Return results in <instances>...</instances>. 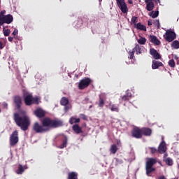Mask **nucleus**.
I'll list each match as a JSON object with an SVG mask.
<instances>
[{
	"instance_id": "48",
	"label": "nucleus",
	"mask_w": 179,
	"mask_h": 179,
	"mask_svg": "<svg viewBox=\"0 0 179 179\" xmlns=\"http://www.w3.org/2000/svg\"><path fill=\"white\" fill-rule=\"evenodd\" d=\"M4 47L5 45H3V43H2V41H0V50H3Z\"/></svg>"
},
{
	"instance_id": "44",
	"label": "nucleus",
	"mask_w": 179,
	"mask_h": 179,
	"mask_svg": "<svg viewBox=\"0 0 179 179\" xmlns=\"http://www.w3.org/2000/svg\"><path fill=\"white\" fill-rule=\"evenodd\" d=\"M69 124H71V125L75 124V117H72L70 118Z\"/></svg>"
},
{
	"instance_id": "40",
	"label": "nucleus",
	"mask_w": 179,
	"mask_h": 179,
	"mask_svg": "<svg viewBox=\"0 0 179 179\" xmlns=\"http://www.w3.org/2000/svg\"><path fill=\"white\" fill-rule=\"evenodd\" d=\"M131 24H136L138 23V17L133 16L131 17Z\"/></svg>"
},
{
	"instance_id": "46",
	"label": "nucleus",
	"mask_w": 179,
	"mask_h": 179,
	"mask_svg": "<svg viewBox=\"0 0 179 179\" xmlns=\"http://www.w3.org/2000/svg\"><path fill=\"white\" fill-rule=\"evenodd\" d=\"M155 24H157V29H160V22L159 21V20H156L155 21Z\"/></svg>"
},
{
	"instance_id": "1",
	"label": "nucleus",
	"mask_w": 179,
	"mask_h": 179,
	"mask_svg": "<svg viewBox=\"0 0 179 179\" xmlns=\"http://www.w3.org/2000/svg\"><path fill=\"white\" fill-rule=\"evenodd\" d=\"M41 123L42 125L36 122L33 125L32 129L36 134H44V132H48L50 128H58L64 125V122L62 120H52L50 117L43 118Z\"/></svg>"
},
{
	"instance_id": "32",
	"label": "nucleus",
	"mask_w": 179,
	"mask_h": 179,
	"mask_svg": "<svg viewBox=\"0 0 179 179\" xmlns=\"http://www.w3.org/2000/svg\"><path fill=\"white\" fill-rule=\"evenodd\" d=\"M172 48H174L175 50H178L179 48V41H174L171 43Z\"/></svg>"
},
{
	"instance_id": "39",
	"label": "nucleus",
	"mask_w": 179,
	"mask_h": 179,
	"mask_svg": "<svg viewBox=\"0 0 179 179\" xmlns=\"http://www.w3.org/2000/svg\"><path fill=\"white\" fill-rule=\"evenodd\" d=\"M129 58H130V59H134V55H135V50H134V49L132 50H129Z\"/></svg>"
},
{
	"instance_id": "17",
	"label": "nucleus",
	"mask_w": 179,
	"mask_h": 179,
	"mask_svg": "<svg viewBox=\"0 0 179 179\" xmlns=\"http://www.w3.org/2000/svg\"><path fill=\"white\" fill-rule=\"evenodd\" d=\"M160 66H163V63L157 60H152V69H159Z\"/></svg>"
},
{
	"instance_id": "28",
	"label": "nucleus",
	"mask_w": 179,
	"mask_h": 179,
	"mask_svg": "<svg viewBox=\"0 0 179 179\" xmlns=\"http://www.w3.org/2000/svg\"><path fill=\"white\" fill-rule=\"evenodd\" d=\"M68 179H78V173L76 172H69L68 173Z\"/></svg>"
},
{
	"instance_id": "4",
	"label": "nucleus",
	"mask_w": 179,
	"mask_h": 179,
	"mask_svg": "<svg viewBox=\"0 0 179 179\" xmlns=\"http://www.w3.org/2000/svg\"><path fill=\"white\" fill-rule=\"evenodd\" d=\"M19 142V132H17V130H15L12 134L10 136V146L13 148L14 146H16L17 145V143Z\"/></svg>"
},
{
	"instance_id": "27",
	"label": "nucleus",
	"mask_w": 179,
	"mask_h": 179,
	"mask_svg": "<svg viewBox=\"0 0 179 179\" xmlns=\"http://www.w3.org/2000/svg\"><path fill=\"white\" fill-rule=\"evenodd\" d=\"M133 50L137 55H139V54H142V48L139 45H136L135 48H133Z\"/></svg>"
},
{
	"instance_id": "54",
	"label": "nucleus",
	"mask_w": 179,
	"mask_h": 179,
	"mask_svg": "<svg viewBox=\"0 0 179 179\" xmlns=\"http://www.w3.org/2000/svg\"><path fill=\"white\" fill-rule=\"evenodd\" d=\"M178 169H179V164L178 165Z\"/></svg>"
},
{
	"instance_id": "43",
	"label": "nucleus",
	"mask_w": 179,
	"mask_h": 179,
	"mask_svg": "<svg viewBox=\"0 0 179 179\" xmlns=\"http://www.w3.org/2000/svg\"><path fill=\"white\" fill-rule=\"evenodd\" d=\"M5 13H6V10H3L0 12V17H3L5 15Z\"/></svg>"
},
{
	"instance_id": "53",
	"label": "nucleus",
	"mask_w": 179,
	"mask_h": 179,
	"mask_svg": "<svg viewBox=\"0 0 179 179\" xmlns=\"http://www.w3.org/2000/svg\"><path fill=\"white\" fill-rule=\"evenodd\" d=\"M152 20H148V26H152Z\"/></svg>"
},
{
	"instance_id": "29",
	"label": "nucleus",
	"mask_w": 179,
	"mask_h": 179,
	"mask_svg": "<svg viewBox=\"0 0 179 179\" xmlns=\"http://www.w3.org/2000/svg\"><path fill=\"white\" fill-rule=\"evenodd\" d=\"M137 30H141L143 31H146V26L142 24L141 22L136 24Z\"/></svg>"
},
{
	"instance_id": "34",
	"label": "nucleus",
	"mask_w": 179,
	"mask_h": 179,
	"mask_svg": "<svg viewBox=\"0 0 179 179\" xmlns=\"http://www.w3.org/2000/svg\"><path fill=\"white\" fill-rule=\"evenodd\" d=\"M150 16H151V17H152V19H155V17H157V16H159V11L158 10L152 11Z\"/></svg>"
},
{
	"instance_id": "31",
	"label": "nucleus",
	"mask_w": 179,
	"mask_h": 179,
	"mask_svg": "<svg viewBox=\"0 0 179 179\" xmlns=\"http://www.w3.org/2000/svg\"><path fill=\"white\" fill-rule=\"evenodd\" d=\"M17 174H22L24 173V166H22L21 164L18 166V169L16 171Z\"/></svg>"
},
{
	"instance_id": "49",
	"label": "nucleus",
	"mask_w": 179,
	"mask_h": 179,
	"mask_svg": "<svg viewBox=\"0 0 179 179\" xmlns=\"http://www.w3.org/2000/svg\"><path fill=\"white\" fill-rule=\"evenodd\" d=\"M8 41H10V43H12L13 41V37L9 36L8 37Z\"/></svg>"
},
{
	"instance_id": "10",
	"label": "nucleus",
	"mask_w": 179,
	"mask_h": 179,
	"mask_svg": "<svg viewBox=\"0 0 179 179\" xmlns=\"http://www.w3.org/2000/svg\"><path fill=\"white\" fill-rule=\"evenodd\" d=\"M13 101L17 110H20L22 108V97L20 96H15L13 98Z\"/></svg>"
},
{
	"instance_id": "12",
	"label": "nucleus",
	"mask_w": 179,
	"mask_h": 179,
	"mask_svg": "<svg viewBox=\"0 0 179 179\" xmlns=\"http://www.w3.org/2000/svg\"><path fill=\"white\" fill-rule=\"evenodd\" d=\"M99 101L98 106L101 108H103V107H104L106 100H107V96L105 95V94H101L99 96Z\"/></svg>"
},
{
	"instance_id": "13",
	"label": "nucleus",
	"mask_w": 179,
	"mask_h": 179,
	"mask_svg": "<svg viewBox=\"0 0 179 179\" xmlns=\"http://www.w3.org/2000/svg\"><path fill=\"white\" fill-rule=\"evenodd\" d=\"M150 54L153 57L154 59H162V55H160V53L157 52V50L155 48L150 50Z\"/></svg>"
},
{
	"instance_id": "5",
	"label": "nucleus",
	"mask_w": 179,
	"mask_h": 179,
	"mask_svg": "<svg viewBox=\"0 0 179 179\" xmlns=\"http://www.w3.org/2000/svg\"><path fill=\"white\" fill-rule=\"evenodd\" d=\"M90 83H92V79H90V78H83L78 83V89L83 90V89H86Z\"/></svg>"
},
{
	"instance_id": "35",
	"label": "nucleus",
	"mask_w": 179,
	"mask_h": 179,
	"mask_svg": "<svg viewBox=\"0 0 179 179\" xmlns=\"http://www.w3.org/2000/svg\"><path fill=\"white\" fill-rule=\"evenodd\" d=\"M3 35L5 37H8L10 34V29H6L3 28Z\"/></svg>"
},
{
	"instance_id": "45",
	"label": "nucleus",
	"mask_w": 179,
	"mask_h": 179,
	"mask_svg": "<svg viewBox=\"0 0 179 179\" xmlns=\"http://www.w3.org/2000/svg\"><path fill=\"white\" fill-rule=\"evenodd\" d=\"M153 1V0H145V3H153V1ZM155 2H159V3H160V0H154Z\"/></svg>"
},
{
	"instance_id": "37",
	"label": "nucleus",
	"mask_w": 179,
	"mask_h": 179,
	"mask_svg": "<svg viewBox=\"0 0 179 179\" xmlns=\"http://www.w3.org/2000/svg\"><path fill=\"white\" fill-rule=\"evenodd\" d=\"M149 150H150V153L152 155H155V153H157L159 152V150H157L155 148L150 147Z\"/></svg>"
},
{
	"instance_id": "55",
	"label": "nucleus",
	"mask_w": 179,
	"mask_h": 179,
	"mask_svg": "<svg viewBox=\"0 0 179 179\" xmlns=\"http://www.w3.org/2000/svg\"><path fill=\"white\" fill-rule=\"evenodd\" d=\"M0 54H1V52H0Z\"/></svg>"
},
{
	"instance_id": "7",
	"label": "nucleus",
	"mask_w": 179,
	"mask_h": 179,
	"mask_svg": "<svg viewBox=\"0 0 179 179\" xmlns=\"http://www.w3.org/2000/svg\"><path fill=\"white\" fill-rule=\"evenodd\" d=\"M13 22V16L10 14H8L4 17H0V26H3L5 23L10 24Z\"/></svg>"
},
{
	"instance_id": "50",
	"label": "nucleus",
	"mask_w": 179,
	"mask_h": 179,
	"mask_svg": "<svg viewBox=\"0 0 179 179\" xmlns=\"http://www.w3.org/2000/svg\"><path fill=\"white\" fill-rule=\"evenodd\" d=\"M3 106L4 108H8V103L6 102H4L3 103Z\"/></svg>"
},
{
	"instance_id": "22",
	"label": "nucleus",
	"mask_w": 179,
	"mask_h": 179,
	"mask_svg": "<svg viewBox=\"0 0 179 179\" xmlns=\"http://www.w3.org/2000/svg\"><path fill=\"white\" fill-rule=\"evenodd\" d=\"M83 20H87V18L83 17L82 18H78V20L76 22V27H81L82 24H83Z\"/></svg>"
},
{
	"instance_id": "51",
	"label": "nucleus",
	"mask_w": 179,
	"mask_h": 179,
	"mask_svg": "<svg viewBox=\"0 0 179 179\" xmlns=\"http://www.w3.org/2000/svg\"><path fill=\"white\" fill-rule=\"evenodd\" d=\"M65 107H64V110H66V111H68V110H69V106H64Z\"/></svg>"
},
{
	"instance_id": "24",
	"label": "nucleus",
	"mask_w": 179,
	"mask_h": 179,
	"mask_svg": "<svg viewBox=\"0 0 179 179\" xmlns=\"http://www.w3.org/2000/svg\"><path fill=\"white\" fill-rule=\"evenodd\" d=\"M66 145H68V137L65 136L62 141V143L59 146V149H64V148H66Z\"/></svg>"
},
{
	"instance_id": "14",
	"label": "nucleus",
	"mask_w": 179,
	"mask_h": 179,
	"mask_svg": "<svg viewBox=\"0 0 179 179\" xmlns=\"http://www.w3.org/2000/svg\"><path fill=\"white\" fill-rule=\"evenodd\" d=\"M141 135L142 136H151L152 130L148 127H143L141 128Z\"/></svg>"
},
{
	"instance_id": "8",
	"label": "nucleus",
	"mask_w": 179,
	"mask_h": 179,
	"mask_svg": "<svg viewBox=\"0 0 179 179\" xmlns=\"http://www.w3.org/2000/svg\"><path fill=\"white\" fill-rule=\"evenodd\" d=\"M116 3L122 13H128V6L125 3V0H116Z\"/></svg>"
},
{
	"instance_id": "38",
	"label": "nucleus",
	"mask_w": 179,
	"mask_h": 179,
	"mask_svg": "<svg viewBox=\"0 0 179 179\" xmlns=\"http://www.w3.org/2000/svg\"><path fill=\"white\" fill-rule=\"evenodd\" d=\"M165 163L168 165V166H173V159H171V158H167L165 160Z\"/></svg>"
},
{
	"instance_id": "41",
	"label": "nucleus",
	"mask_w": 179,
	"mask_h": 179,
	"mask_svg": "<svg viewBox=\"0 0 179 179\" xmlns=\"http://www.w3.org/2000/svg\"><path fill=\"white\" fill-rule=\"evenodd\" d=\"M80 117L81 118V120H83L84 121H87V116H86V115L85 114H80Z\"/></svg>"
},
{
	"instance_id": "30",
	"label": "nucleus",
	"mask_w": 179,
	"mask_h": 179,
	"mask_svg": "<svg viewBox=\"0 0 179 179\" xmlns=\"http://www.w3.org/2000/svg\"><path fill=\"white\" fill-rule=\"evenodd\" d=\"M61 106H68L69 104V100L66 97H62L60 101Z\"/></svg>"
},
{
	"instance_id": "52",
	"label": "nucleus",
	"mask_w": 179,
	"mask_h": 179,
	"mask_svg": "<svg viewBox=\"0 0 179 179\" xmlns=\"http://www.w3.org/2000/svg\"><path fill=\"white\" fill-rule=\"evenodd\" d=\"M128 3H129L130 5H132V3H134V1L132 0H128Z\"/></svg>"
},
{
	"instance_id": "18",
	"label": "nucleus",
	"mask_w": 179,
	"mask_h": 179,
	"mask_svg": "<svg viewBox=\"0 0 179 179\" xmlns=\"http://www.w3.org/2000/svg\"><path fill=\"white\" fill-rule=\"evenodd\" d=\"M72 129L75 132V134H83V131L82 130V127L79 126L78 124H75L72 126Z\"/></svg>"
},
{
	"instance_id": "47",
	"label": "nucleus",
	"mask_w": 179,
	"mask_h": 179,
	"mask_svg": "<svg viewBox=\"0 0 179 179\" xmlns=\"http://www.w3.org/2000/svg\"><path fill=\"white\" fill-rule=\"evenodd\" d=\"M78 122H80V119L74 117V124H78Z\"/></svg>"
},
{
	"instance_id": "16",
	"label": "nucleus",
	"mask_w": 179,
	"mask_h": 179,
	"mask_svg": "<svg viewBox=\"0 0 179 179\" xmlns=\"http://www.w3.org/2000/svg\"><path fill=\"white\" fill-rule=\"evenodd\" d=\"M157 163V159L156 158H149L148 161L146 162V165L145 166L147 167H153L155 164Z\"/></svg>"
},
{
	"instance_id": "25",
	"label": "nucleus",
	"mask_w": 179,
	"mask_h": 179,
	"mask_svg": "<svg viewBox=\"0 0 179 179\" xmlns=\"http://www.w3.org/2000/svg\"><path fill=\"white\" fill-rule=\"evenodd\" d=\"M117 151H118V147H117V145L113 144L110 148V153H112L113 155H115Z\"/></svg>"
},
{
	"instance_id": "9",
	"label": "nucleus",
	"mask_w": 179,
	"mask_h": 179,
	"mask_svg": "<svg viewBox=\"0 0 179 179\" xmlns=\"http://www.w3.org/2000/svg\"><path fill=\"white\" fill-rule=\"evenodd\" d=\"M131 136L136 139H141L142 138V129L139 127H134L131 131Z\"/></svg>"
},
{
	"instance_id": "26",
	"label": "nucleus",
	"mask_w": 179,
	"mask_h": 179,
	"mask_svg": "<svg viewBox=\"0 0 179 179\" xmlns=\"http://www.w3.org/2000/svg\"><path fill=\"white\" fill-rule=\"evenodd\" d=\"M146 3V9L148 12H152L155 8V3Z\"/></svg>"
},
{
	"instance_id": "2",
	"label": "nucleus",
	"mask_w": 179,
	"mask_h": 179,
	"mask_svg": "<svg viewBox=\"0 0 179 179\" xmlns=\"http://www.w3.org/2000/svg\"><path fill=\"white\" fill-rule=\"evenodd\" d=\"M13 120L17 126L20 127L22 131H27L30 127V117L27 115L20 116L19 113H14Z\"/></svg>"
},
{
	"instance_id": "3",
	"label": "nucleus",
	"mask_w": 179,
	"mask_h": 179,
	"mask_svg": "<svg viewBox=\"0 0 179 179\" xmlns=\"http://www.w3.org/2000/svg\"><path fill=\"white\" fill-rule=\"evenodd\" d=\"M24 101L25 106H32V104H39L38 97H33L31 94H24Z\"/></svg>"
},
{
	"instance_id": "23",
	"label": "nucleus",
	"mask_w": 179,
	"mask_h": 179,
	"mask_svg": "<svg viewBox=\"0 0 179 179\" xmlns=\"http://www.w3.org/2000/svg\"><path fill=\"white\" fill-rule=\"evenodd\" d=\"M109 107H110L111 111H113L115 113H118L120 111V108H118V105L110 103Z\"/></svg>"
},
{
	"instance_id": "6",
	"label": "nucleus",
	"mask_w": 179,
	"mask_h": 179,
	"mask_svg": "<svg viewBox=\"0 0 179 179\" xmlns=\"http://www.w3.org/2000/svg\"><path fill=\"white\" fill-rule=\"evenodd\" d=\"M164 37L166 41L171 43V41L176 40V32L172 31L171 29H168L164 35Z\"/></svg>"
},
{
	"instance_id": "42",
	"label": "nucleus",
	"mask_w": 179,
	"mask_h": 179,
	"mask_svg": "<svg viewBox=\"0 0 179 179\" xmlns=\"http://www.w3.org/2000/svg\"><path fill=\"white\" fill-rule=\"evenodd\" d=\"M18 31L17 29H15L12 33V36H13L14 38H16V36H17Z\"/></svg>"
},
{
	"instance_id": "11",
	"label": "nucleus",
	"mask_w": 179,
	"mask_h": 179,
	"mask_svg": "<svg viewBox=\"0 0 179 179\" xmlns=\"http://www.w3.org/2000/svg\"><path fill=\"white\" fill-rule=\"evenodd\" d=\"M34 114L38 118H44L45 117V111L40 108L35 110Z\"/></svg>"
},
{
	"instance_id": "36",
	"label": "nucleus",
	"mask_w": 179,
	"mask_h": 179,
	"mask_svg": "<svg viewBox=\"0 0 179 179\" xmlns=\"http://www.w3.org/2000/svg\"><path fill=\"white\" fill-rule=\"evenodd\" d=\"M169 65L171 68H176V62H174V59H171L169 60Z\"/></svg>"
},
{
	"instance_id": "33",
	"label": "nucleus",
	"mask_w": 179,
	"mask_h": 179,
	"mask_svg": "<svg viewBox=\"0 0 179 179\" xmlns=\"http://www.w3.org/2000/svg\"><path fill=\"white\" fill-rule=\"evenodd\" d=\"M138 44H141V45H145L146 44V38L141 37L139 39H138Z\"/></svg>"
},
{
	"instance_id": "21",
	"label": "nucleus",
	"mask_w": 179,
	"mask_h": 179,
	"mask_svg": "<svg viewBox=\"0 0 179 179\" xmlns=\"http://www.w3.org/2000/svg\"><path fill=\"white\" fill-rule=\"evenodd\" d=\"M145 170L148 177H151L152 176L150 174H152L156 169L153 168V166H145Z\"/></svg>"
},
{
	"instance_id": "20",
	"label": "nucleus",
	"mask_w": 179,
	"mask_h": 179,
	"mask_svg": "<svg viewBox=\"0 0 179 179\" xmlns=\"http://www.w3.org/2000/svg\"><path fill=\"white\" fill-rule=\"evenodd\" d=\"M131 99H132V94H131L130 92H127L125 95L122 96L120 100L121 101H129Z\"/></svg>"
},
{
	"instance_id": "19",
	"label": "nucleus",
	"mask_w": 179,
	"mask_h": 179,
	"mask_svg": "<svg viewBox=\"0 0 179 179\" xmlns=\"http://www.w3.org/2000/svg\"><path fill=\"white\" fill-rule=\"evenodd\" d=\"M150 41L155 45H160V41L155 35H150Z\"/></svg>"
},
{
	"instance_id": "15",
	"label": "nucleus",
	"mask_w": 179,
	"mask_h": 179,
	"mask_svg": "<svg viewBox=\"0 0 179 179\" xmlns=\"http://www.w3.org/2000/svg\"><path fill=\"white\" fill-rule=\"evenodd\" d=\"M166 150H167V147H166V142L162 141V143H160L158 147V152L162 155L163 153H166Z\"/></svg>"
}]
</instances>
